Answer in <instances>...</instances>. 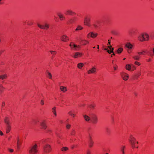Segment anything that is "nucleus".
<instances>
[{
  "instance_id": "obj_44",
  "label": "nucleus",
  "mask_w": 154,
  "mask_h": 154,
  "mask_svg": "<svg viewBox=\"0 0 154 154\" xmlns=\"http://www.w3.org/2000/svg\"><path fill=\"white\" fill-rule=\"evenodd\" d=\"M5 102H3L2 103V108L3 106H5Z\"/></svg>"
},
{
  "instance_id": "obj_30",
  "label": "nucleus",
  "mask_w": 154,
  "mask_h": 154,
  "mask_svg": "<svg viewBox=\"0 0 154 154\" xmlns=\"http://www.w3.org/2000/svg\"><path fill=\"white\" fill-rule=\"evenodd\" d=\"M93 143L94 142L92 140H90L89 142V147H92L93 146Z\"/></svg>"
},
{
  "instance_id": "obj_2",
  "label": "nucleus",
  "mask_w": 154,
  "mask_h": 154,
  "mask_svg": "<svg viewBox=\"0 0 154 154\" xmlns=\"http://www.w3.org/2000/svg\"><path fill=\"white\" fill-rule=\"evenodd\" d=\"M37 145L35 144L30 149L29 152L31 154H36L38 152Z\"/></svg>"
},
{
  "instance_id": "obj_3",
  "label": "nucleus",
  "mask_w": 154,
  "mask_h": 154,
  "mask_svg": "<svg viewBox=\"0 0 154 154\" xmlns=\"http://www.w3.org/2000/svg\"><path fill=\"white\" fill-rule=\"evenodd\" d=\"M90 121L93 124H97L98 122V118L97 116L95 114H91V115Z\"/></svg>"
},
{
  "instance_id": "obj_32",
  "label": "nucleus",
  "mask_w": 154,
  "mask_h": 154,
  "mask_svg": "<svg viewBox=\"0 0 154 154\" xmlns=\"http://www.w3.org/2000/svg\"><path fill=\"white\" fill-rule=\"evenodd\" d=\"M47 72V73H48V77L49 79H52V75H51V73H50L49 72Z\"/></svg>"
},
{
  "instance_id": "obj_22",
  "label": "nucleus",
  "mask_w": 154,
  "mask_h": 154,
  "mask_svg": "<svg viewBox=\"0 0 154 154\" xmlns=\"http://www.w3.org/2000/svg\"><path fill=\"white\" fill-rule=\"evenodd\" d=\"M58 16L61 20H63L65 19V17L62 14H58Z\"/></svg>"
},
{
  "instance_id": "obj_5",
  "label": "nucleus",
  "mask_w": 154,
  "mask_h": 154,
  "mask_svg": "<svg viewBox=\"0 0 154 154\" xmlns=\"http://www.w3.org/2000/svg\"><path fill=\"white\" fill-rule=\"evenodd\" d=\"M43 148L44 152L46 153L49 152L51 149L50 145L48 144L45 145L44 146Z\"/></svg>"
},
{
  "instance_id": "obj_12",
  "label": "nucleus",
  "mask_w": 154,
  "mask_h": 154,
  "mask_svg": "<svg viewBox=\"0 0 154 154\" xmlns=\"http://www.w3.org/2000/svg\"><path fill=\"white\" fill-rule=\"evenodd\" d=\"M96 68L95 67H92L91 69L88 71V74L94 73L96 72Z\"/></svg>"
},
{
  "instance_id": "obj_62",
  "label": "nucleus",
  "mask_w": 154,
  "mask_h": 154,
  "mask_svg": "<svg viewBox=\"0 0 154 154\" xmlns=\"http://www.w3.org/2000/svg\"><path fill=\"white\" fill-rule=\"evenodd\" d=\"M113 68H114V69L115 70H116V67H115L114 66V67H113Z\"/></svg>"
},
{
  "instance_id": "obj_42",
  "label": "nucleus",
  "mask_w": 154,
  "mask_h": 154,
  "mask_svg": "<svg viewBox=\"0 0 154 154\" xmlns=\"http://www.w3.org/2000/svg\"><path fill=\"white\" fill-rule=\"evenodd\" d=\"M71 125H70L68 124L66 126V127L67 129H69Z\"/></svg>"
},
{
  "instance_id": "obj_1",
  "label": "nucleus",
  "mask_w": 154,
  "mask_h": 154,
  "mask_svg": "<svg viewBox=\"0 0 154 154\" xmlns=\"http://www.w3.org/2000/svg\"><path fill=\"white\" fill-rule=\"evenodd\" d=\"M138 38L140 41L143 42L145 41L148 40L149 36V35L146 33H143L139 35Z\"/></svg>"
},
{
  "instance_id": "obj_49",
  "label": "nucleus",
  "mask_w": 154,
  "mask_h": 154,
  "mask_svg": "<svg viewBox=\"0 0 154 154\" xmlns=\"http://www.w3.org/2000/svg\"><path fill=\"white\" fill-rule=\"evenodd\" d=\"M137 54L139 55L143 54V52H138Z\"/></svg>"
},
{
  "instance_id": "obj_28",
  "label": "nucleus",
  "mask_w": 154,
  "mask_h": 154,
  "mask_svg": "<svg viewBox=\"0 0 154 154\" xmlns=\"http://www.w3.org/2000/svg\"><path fill=\"white\" fill-rule=\"evenodd\" d=\"M123 51V48H119L117 51V52L118 54H120Z\"/></svg>"
},
{
  "instance_id": "obj_7",
  "label": "nucleus",
  "mask_w": 154,
  "mask_h": 154,
  "mask_svg": "<svg viewBox=\"0 0 154 154\" xmlns=\"http://www.w3.org/2000/svg\"><path fill=\"white\" fill-rule=\"evenodd\" d=\"M91 20L90 18L89 17H86L85 18L84 24L85 25L88 26H90V22Z\"/></svg>"
},
{
  "instance_id": "obj_58",
  "label": "nucleus",
  "mask_w": 154,
  "mask_h": 154,
  "mask_svg": "<svg viewBox=\"0 0 154 154\" xmlns=\"http://www.w3.org/2000/svg\"><path fill=\"white\" fill-rule=\"evenodd\" d=\"M89 138L90 140H91V137L90 135H89Z\"/></svg>"
},
{
  "instance_id": "obj_57",
  "label": "nucleus",
  "mask_w": 154,
  "mask_h": 154,
  "mask_svg": "<svg viewBox=\"0 0 154 154\" xmlns=\"http://www.w3.org/2000/svg\"><path fill=\"white\" fill-rule=\"evenodd\" d=\"M142 52H143V54H144L146 52V51H143Z\"/></svg>"
},
{
  "instance_id": "obj_64",
  "label": "nucleus",
  "mask_w": 154,
  "mask_h": 154,
  "mask_svg": "<svg viewBox=\"0 0 154 154\" xmlns=\"http://www.w3.org/2000/svg\"><path fill=\"white\" fill-rule=\"evenodd\" d=\"M110 42H109L108 43V45H110Z\"/></svg>"
},
{
  "instance_id": "obj_33",
  "label": "nucleus",
  "mask_w": 154,
  "mask_h": 154,
  "mask_svg": "<svg viewBox=\"0 0 154 154\" xmlns=\"http://www.w3.org/2000/svg\"><path fill=\"white\" fill-rule=\"evenodd\" d=\"M131 140H130V142H135V138L132 136H131Z\"/></svg>"
},
{
  "instance_id": "obj_36",
  "label": "nucleus",
  "mask_w": 154,
  "mask_h": 154,
  "mask_svg": "<svg viewBox=\"0 0 154 154\" xmlns=\"http://www.w3.org/2000/svg\"><path fill=\"white\" fill-rule=\"evenodd\" d=\"M50 52L52 54V57H53V56H54V55H55L56 53V52L55 51H50Z\"/></svg>"
},
{
  "instance_id": "obj_31",
  "label": "nucleus",
  "mask_w": 154,
  "mask_h": 154,
  "mask_svg": "<svg viewBox=\"0 0 154 154\" xmlns=\"http://www.w3.org/2000/svg\"><path fill=\"white\" fill-rule=\"evenodd\" d=\"M68 113L69 115L72 116V117H75V114L72 113V111H70Z\"/></svg>"
},
{
  "instance_id": "obj_59",
  "label": "nucleus",
  "mask_w": 154,
  "mask_h": 154,
  "mask_svg": "<svg viewBox=\"0 0 154 154\" xmlns=\"http://www.w3.org/2000/svg\"><path fill=\"white\" fill-rule=\"evenodd\" d=\"M130 50L131 49H128V50H127L128 52V53H130L131 52Z\"/></svg>"
},
{
  "instance_id": "obj_39",
  "label": "nucleus",
  "mask_w": 154,
  "mask_h": 154,
  "mask_svg": "<svg viewBox=\"0 0 154 154\" xmlns=\"http://www.w3.org/2000/svg\"><path fill=\"white\" fill-rule=\"evenodd\" d=\"M134 64L136 65H137L138 66H140V63L138 62H137V61H135V62H134Z\"/></svg>"
},
{
  "instance_id": "obj_38",
  "label": "nucleus",
  "mask_w": 154,
  "mask_h": 154,
  "mask_svg": "<svg viewBox=\"0 0 154 154\" xmlns=\"http://www.w3.org/2000/svg\"><path fill=\"white\" fill-rule=\"evenodd\" d=\"M125 148V146H122L121 147V150L122 152H124V148Z\"/></svg>"
},
{
  "instance_id": "obj_25",
  "label": "nucleus",
  "mask_w": 154,
  "mask_h": 154,
  "mask_svg": "<svg viewBox=\"0 0 154 154\" xmlns=\"http://www.w3.org/2000/svg\"><path fill=\"white\" fill-rule=\"evenodd\" d=\"M133 58L136 60H139L140 58V56L138 55H135L133 57Z\"/></svg>"
},
{
  "instance_id": "obj_56",
  "label": "nucleus",
  "mask_w": 154,
  "mask_h": 154,
  "mask_svg": "<svg viewBox=\"0 0 154 154\" xmlns=\"http://www.w3.org/2000/svg\"><path fill=\"white\" fill-rule=\"evenodd\" d=\"M151 59L150 58H149L147 60V61L148 62H150L151 61Z\"/></svg>"
},
{
  "instance_id": "obj_23",
  "label": "nucleus",
  "mask_w": 154,
  "mask_h": 154,
  "mask_svg": "<svg viewBox=\"0 0 154 154\" xmlns=\"http://www.w3.org/2000/svg\"><path fill=\"white\" fill-rule=\"evenodd\" d=\"M5 88L2 84H0V94L3 92Z\"/></svg>"
},
{
  "instance_id": "obj_13",
  "label": "nucleus",
  "mask_w": 154,
  "mask_h": 154,
  "mask_svg": "<svg viewBox=\"0 0 154 154\" xmlns=\"http://www.w3.org/2000/svg\"><path fill=\"white\" fill-rule=\"evenodd\" d=\"M4 122L6 124V125H10V119L8 117H6L4 119Z\"/></svg>"
},
{
  "instance_id": "obj_34",
  "label": "nucleus",
  "mask_w": 154,
  "mask_h": 154,
  "mask_svg": "<svg viewBox=\"0 0 154 154\" xmlns=\"http://www.w3.org/2000/svg\"><path fill=\"white\" fill-rule=\"evenodd\" d=\"M131 143L132 146V147L133 148H135V142H130Z\"/></svg>"
},
{
  "instance_id": "obj_20",
  "label": "nucleus",
  "mask_w": 154,
  "mask_h": 154,
  "mask_svg": "<svg viewBox=\"0 0 154 154\" xmlns=\"http://www.w3.org/2000/svg\"><path fill=\"white\" fill-rule=\"evenodd\" d=\"M7 77V75L5 74L0 75V78L2 80L6 79Z\"/></svg>"
},
{
  "instance_id": "obj_8",
  "label": "nucleus",
  "mask_w": 154,
  "mask_h": 154,
  "mask_svg": "<svg viewBox=\"0 0 154 154\" xmlns=\"http://www.w3.org/2000/svg\"><path fill=\"white\" fill-rule=\"evenodd\" d=\"M98 34L95 32H91L88 33L87 35V37H89V35H91V37L92 38H94L97 37Z\"/></svg>"
},
{
  "instance_id": "obj_37",
  "label": "nucleus",
  "mask_w": 154,
  "mask_h": 154,
  "mask_svg": "<svg viewBox=\"0 0 154 154\" xmlns=\"http://www.w3.org/2000/svg\"><path fill=\"white\" fill-rule=\"evenodd\" d=\"M114 48H112V49L111 50H107V52H108V53H109V54H111V53H113V50Z\"/></svg>"
},
{
  "instance_id": "obj_17",
  "label": "nucleus",
  "mask_w": 154,
  "mask_h": 154,
  "mask_svg": "<svg viewBox=\"0 0 154 154\" xmlns=\"http://www.w3.org/2000/svg\"><path fill=\"white\" fill-rule=\"evenodd\" d=\"M84 117L85 120L87 122H89L91 120V117H90L87 115H84Z\"/></svg>"
},
{
  "instance_id": "obj_18",
  "label": "nucleus",
  "mask_w": 154,
  "mask_h": 154,
  "mask_svg": "<svg viewBox=\"0 0 154 154\" xmlns=\"http://www.w3.org/2000/svg\"><path fill=\"white\" fill-rule=\"evenodd\" d=\"M76 17H73L70 19L69 20V23H72L76 20Z\"/></svg>"
},
{
  "instance_id": "obj_14",
  "label": "nucleus",
  "mask_w": 154,
  "mask_h": 154,
  "mask_svg": "<svg viewBox=\"0 0 154 154\" xmlns=\"http://www.w3.org/2000/svg\"><path fill=\"white\" fill-rule=\"evenodd\" d=\"M66 14L67 15H72L73 14H75V12L72 11L70 9H67L66 10Z\"/></svg>"
},
{
  "instance_id": "obj_9",
  "label": "nucleus",
  "mask_w": 154,
  "mask_h": 154,
  "mask_svg": "<svg viewBox=\"0 0 154 154\" xmlns=\"http://www.w3.org/2000/svg\"><path fill=\"white\" fill-rule=\"evenodd\" d=\"M40 125L42 129H45L46 128L47 126L45 120L42 121L40 122Z\"/></svg>"
},
{
  "instance_id": "obj_41",
  "label": "nucleus",
  "mask_w": 154,
  "mask_h": 154,
  "mask_svg": "<svg viewBox=\"0 0 154 154\" xmlns=\"http://www.w3.org/2000/svg\"><path fill=\"white\" fill-rule=\"evenodd\" d=\"M39 122V121L38 120H35L34 121V122L35 123V124H37Z\"/></svg>"
},
{
  "instance_id": "obj_55",
  "label": "nucleus",
  "mask_w": 154,
  "mask_h": 154,
  "mask_svg": "<svg viewBox=\"0 0 154 154\" xmlns=\"http://www.w3.org/2000/svg\"><path fill=\"white\" fill-rule=\"evenodd\" d=\"M27 24L29 25H30L32 24V23H28Z\"/></svg>"
},
{
  "instance_id": "obj_54",
  "label": "nucleus",
  "mask_w": 154,
  "mask_h": 154,
  "mask_svg": "<svg viewBox=\"0 0 154 154\" xmlns=\"http://www.w3.org/2000/svg\"><path fill=\"white\" fill-rule=\"evenodd\" d=\"M3 135V134L2 133V132L1 131H0V135L2 136Z\"/></svg>"
},
{
  "instance_id": "obj_63",
  "label": "nucleus",
  "mask_w": 154,
  "mask_h": 154,
  "mask_svg": "<svg viewBox=\"0 0 154 154\" xmlns=\"http://www.w3.org/2000/svg\"><path fill=\"white\" fill-rule=\"evenodd\" d=\"M57 137L58 138H60V136H58V135H57Z\"/></svg>"
},
{
  "instance_id": "obj_26",
  "label": "nucleus",
  "mask_w": 154,
  "mask_h": 154,
  "mask_svg": "<svg viewBox=\"0 0 154 154\" xmlns=\"http://www.w3.org/2000/svg\"><path fill=\"white\" fill-rule=\"evenodd\" d=\"M126 68L127 69L130 71L131 70V66L130 64H127L126 65Z\"/></svg>"
},
{
  "instance_id": "obj_60",
  "label": "nucleus",
  "mask_w": 154,
  "mask_h": 154,
  "mask_svg": "<svg viewBox=\"0 0 154 154\" xmlns=\"http://www.w3.org/2000/svg\"><path fill=\"white\" fill-rule=\"evenodd\" d=\"M152 52L153 54H154V47L152 49Z\"/></svg>"
},
{
  "instance_id": "obj_52",
  "label": "nucleus",
  "mask_w": 154,
  "mask_h": 154,
  "mask_svg": "<svg viewBox=\"0 0 154 154\" xmlns=\"http://www.w3.org/2000/svg\"><path fill=\"white\" fill-rule=\"evenodd\" d=\"M82 41L83 42H86V43H89V42H88V41H86V40H82Z\"/></svg>"
},
{
  "instance_id": "obj_10",
  "label": "nucleus",
  "mask_w": 154,
  "mask_h": 154,
  "mask_svg": "<svg viewBox=\"0 0 154 154\" xmlns=\"http://www.w3.org/2000/svg\"><path fill=\"white\" fill-rule=\"evenodd\" d=\"M60 39L63 42H67L69 39V37L65 35H62Z\"/></svg>"
},
{
  "instance_id": "obj_51",
  "label": "nucleus",
  "mask_w": 154,
  "mask_h": 154,
  "mask_svg": "<svg viewBox=\"0 0 154 154\" xmlns=\"http://www.w3.org/2000/svg\"><path fill=\"white\" fill-rule=\"evenodd\" d=\"M82 44H83V45H86V42H83L82 41Z\"/></svg>"
},
{
  "instance_id": "obj_35",
  "label": "nucleus",
  "mask_w": 154,
  "mask_h": 154,
  "mask_svg": "<svg viewBox=\"0 0 154 154\" xmlns=\"http://www.w3.org/2000/svg\"><path fill=\"white\" fill-rule=\"evenodd\" d=\"M68 149V148L67 147H63L61 149V150L63 151H66Z\"/></svg>"
},
{
  "instance_id": "obj_16",
  "label": "nucleus",
  "mask_w": 154,
  "mask_h": 154,
  "mask_svg": "<svg viewBox=\"0 0 154 154\" xmlns=\"http://www.w3.org/2000/svg\"><path fill=\"white\" fill-rule=\"evenodd\" d=\"M82 54L81 53L79 52H76L73 56V57L74 58H76L79 57H81Z\"/></svg>"
},
{
  "instance_id": "obj_6",
  "label": "nucleus",
  "mask_w": 154,
  "mask_h": 154,
  "mask_svg": "<svg viewBox=\"0 0 154 154\" xmlns=\"http://www.w3.org/2000/svg\"><path fill=\"white\" fill-rule=\"evenodd\" d=\"M69 45L71 49L73 50L78 51L79 49L80 48L79 45H77L73 44L72 42H71Z\"/></svg>"
},
{
  "instance_id": "obj_40",
  "label": "nucleus",
  "mask_w": 154,
  "mask_h": 154,
  "mask_svg": "<svg viewBox=\"0 0 154 154\" xmlns=\"http://www.w3.org/2000/svg\"><path fill=\"white\" fill-rule=\"evenodd\" d=\"M40 103L42 105H43L44 104V101L43 100H42L41 101Z\"/></svg>"
},
{
  "instance_id": "obj_29",
  "label": "nucleus",
  "mask_w": 154,
  "mask_h": 154,
  "mask_svg": "<svg viewBox=\"0 0 154 154\" xmlns=\"http://www.w3.org/2000/svg\"><path fill=\"white\" fill-rule=\"evenodd\" d=\"M52 112L54 114L55 116H57L56 112V107L55 106L52 108Z\"/></svg>"
},
{
  "instance_id": "obj_15",
  "label": "nucleus",
  "mask_w": 154,
  "mask_h": 154,
  "mask_svg": "<svg viewBox=\"0 0 154 154\" xmlns=\"http://www.w3.org/2000/svg\"><path fill=\"white\" fill-rule=\"evenodd\" d=\"M133 45L130 43H127L125 45V47L127 48L128 49H132Z\"/></svg>"
},
{
  "instance_id": "obj_53",
  "label": "nucleus",
  "mask_w": 154,
  "mask_h": 154,
  "mask_svg": "<svg viewBox=\"0 0 154 154\" xmlns=\"http://www.w3.org/2000/svg\"><path fill=\"white\" fill-rule=\"evenodd\" d=\"M108 48L110 49V50H111L112 49V48L111 46H109Z\"/></svg>"
},
{
  "instance_id": "obj_43",
  "label": "nucleus",
  "mask_w": 154,
  "mask_h": 154,
  "mask_svg": "<svg viewBox=\"0 0 154 154\" xmlns=\"http://www.w3.org/2000/svg\"><path fill=\"white\" fill-rule=\"evenodd\" d=\"M94 106L93 105H91L89 106V107L91 108H94Z\"/></svg>"
},
{
  "instance_id": "obj_4",
  "label": "nucleus",
  "mask_w": 154,
  "mask_h": 154,
  "mask_svg": "<svg viewBox=\"0 0 154 154\" xmlns=\"http://www.w3.org/2000/svg\"><path fill=\"white\" fill-rule=\"evenodd\" d=\"M37 26L40 28L45 30H47L49 29L50 26L49 24L46 23H43L42 25L37 23Z\"/></svg>"
},
{
  "instance_id": "obj_11",
  "label": "nucleus",
  "mask_w": 154,
  "mask_h": 154,
  "mask_svg": "<svg viewBox=\"0 0 154 154\" xmlns=\"http://www.w3.org/2000/svg\"><path fill=\"white\" fill-rule=\"evenodd\" d=\"M121 76L123 79L125 81L127 80L129 77L128 75L124 72L121 74Z\"/></svg>"
},
{
  "instance_id": "obj_19",
  "label": "nucleus",
  "mask_w": 154,
  "mask_h": 154,
  "mask_svg": "<svg viewBox=\"0 0 154 154\" xmlns=\"http://www.w3.org/2000/svg\"><path fill=\"white\" fill-rule=\"evenodd\" d=\"M11 129V126L10 125H6V132L7 133H9Z\"/></svg>"
},
{
  "instance_id": "obj_46",
  "label": "nucleus",
  "mask_w": 154,
  "mask_h": 154,
  "mask_svg": "<svg viewBox=\"0 0 154 154\" xmlns=\"http://www.w3.org/2000/svg\"><path fill=\"white\" fill-rule=\"evenodd\" d=\"M8 149L9 150V151L10 152H12L14 151V150L13 149Z\"/></svg>"
},
{
  "instance_id": "obj_27",
  "label": "nucleus",
  "mask_w": 154,
  "mask_h": 154,
  "mask_svg": "<svg viewBox=\"0 0 154 154\" xmlns=\"http://www.w3.org/2000/svg\"><path fill=\"white\" fill-rule=\"evenodd\" d=\"M83 29V27L80 26H78L77 28L75 29V31L79 30L82 29Z\"/></svg>"
},
{
  "instance_id": "obj_48",
  "label": "nucleus",
  "mask_w": 154,
  "mask_h": 154,
  "mask_svg": "<svg viewBox=\"0 0 154 154\" xmlns=\"http://www.w3.org/2000/svg\"><path fill=\"white\" fill-rule=\"evenodd\" d=\"M75 131L74 130H73L72 131V132L71 133V134L72 135H74L75 134Z\"/></svg>"
},
{
  "instance_id": "obj_61",
  "label": "nucleus",
  "mask_w": 154,
  "mask_h": 154,
  "mask_svg": "<svg viewBox=\"0 0 154 154\" xmlns=\"http://www.w3.org/2000/svg\"><path fill=\"white\" fill-rule=\"evenodd\" d=\"M104 50H105L106 51H107V50H108V49H107V48H104Z\"/></svg>"
},
{
  "instance_id": "obj_45",
  "label": "nucleus",
  "mask_w": 154,
  "mask_h": 154,
  "mask_svg": "<svg viewBox=\"0 0 154 154\" xmlns=\"http://www.w3.org/2000/svg\"><path fill=\"white\" fill-rule=\"evenodd\" d=\"M87 154H92L91 152L89 150L87 152Z\"/></svg>"
},
{
  "instance_id": "obj_50",
  "label": "nucleus",
  "mask_w": 154,
  "mask_h": 154,
  "mask_svg": "<svg viewBox=\"0 0 154 154\" xmlns=\"http://www.w3.org/2000/svg\"><path fill=\"white\" fill-rule=\"evenodd\" d=\"M140 75H141V72H140L139 73L137 74V77H138L139 76H140Z\"/></svg>"
},
{
  "instance_id": "obj_24",
  "label": "nucleus",
  "mask_w": 154,
  "mask_h": 154,
  "mask_svg": "<svg viewBox=\"0 0 154 154\" xmlns=\"http://www.w3.org/2000/svg\"><path fill=\"white\" fill-rule=\"evenodd\" d=\"M84 66V64L82 63H79L77 65V67L79 69H81Z\"/></svg>"
},
{
  "instance_id": "obj_47",
  "label": "nucleus",
  "mask_w": 154,
  "mask_h": 154,
  "mask_svg": "<svg viewBox=\"0 0 154 154\" xmlns=\"http://www.w3.org/2000/svg\"><path fill=\"white\" fill-rule=\"evenodd\" d=\"M17 148L18 149H19V141H18V140H17Z\"/></svg>"
},
{
  "instance_id": "obj_21",
  "label": "nucleus",
  "mask_w": 154,
  "mask_h": 154,
  "mask_svg": "<svg viewBox=\"0 0 154 154\" xmlns=\"http://www.w3.org/2000/svg\"><path fill=\"white\" fill-rule=\"evenodd\" d=\"M60 89L64 92H65L67 91L66 87L63 86H60Z\"/></svg>"
}]
</instances>
